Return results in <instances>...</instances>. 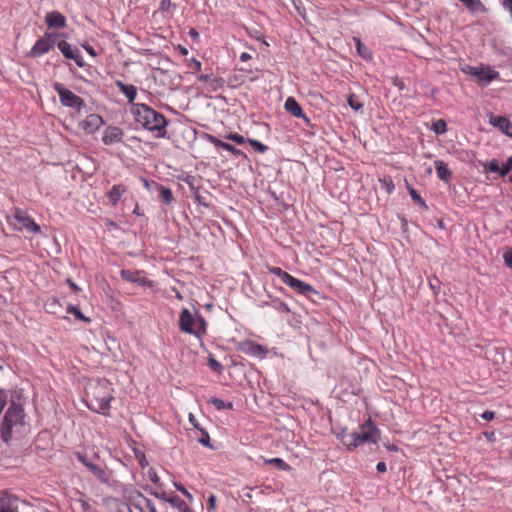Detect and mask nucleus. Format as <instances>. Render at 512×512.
<instances>
[{
  "instance_id": "nucleus-63",
  "label": "nucleus",
  "mask_w": 512,
  "mask_h": 512,
  "mask_svg": "<svg viewBox=\"0 0 512 512\" xmlns=\"http://www.w3.org/2000/svg\"><path fill=\"white\" fill-rule=\"evenodd\" d=\"M508 163L510 164V167L512 168V156L508 158Z\"/></svg>"
},
{
  "instance_id": "nucleus-42",
  "label": "nucleus",
  "mask_w": 512,
  "mask_h": 512,
  "mask_svg": "<svg viewBox=\"0 0 512 512\" xmlns=\"http://www.w3.org/2000/svg\"><path fill=\"white\" fill-rule=\"evenodd\" d=\"M409 194L411 198L418 203L419 205L425 206L424 200L421 198V196L417 193V191L413 188L409 189Z\"/></svg>"
},
{
  "instance_id": "nucleus-28",
  "label": "nucleus",
  "mask_w": 512,
  "mask_h": 512,
  "mask_svg": "<svg viewBox=\"0 0 512 512\" xmlns=\"http://www.w3.org/2000/svg\"><path fill=\"white\" fill-rule=\"evenodd\" d=\"M209 402L217 409V410H223V409H232L233 404L232 402H224L222 399L219 398H211Z\"/></svg>"
},
{
  "instance_id": "nucleus-3",
  "label": "nucleus",
  "mask_w": 512,
  "mask_h": 512,
  "mask_svg": "<svg viewBox=\"0 0 512 512\" xmlns=\"http://www.w3.org/2000/svg\"><path fill=\"white\" fill-rule=\"evenodd\" d=\"M112 395L106 382H99L90 387L87 407L97 413L106 415L110 409Z\"/></svg>"
},
{
  "instance_id": "nucleus-64",
  "label": "nucleus",
  "mask_w": 512,
  "mask_h": 512,
  "mask_svg": "<svg viewBox=\"0 0 512 512\" xmlns=\"http://www.w3.org/2000/svg\"><path fill=\"white\" fill-rule=\"evenodd\" d=\"M176 297H177L178 299H180V300L182 299V296H181V294H180L179 292H177V293H176Z\"/></svg>"
},
{
  "instance_id": "nucleus-46",
  "label": "nucleus",
  "mask_w": 512,
  "mask_h": 512,
  "mask_svg": "<svg viewBox=\"0 0 512 512\" xmlns=\"http://www.w3.org/2000/svg\"><path fill=\"white\" fill-rule=\"evenodd\" d=\"M208 139L210 141V143H212L215 147H220L223 149V145H225L226 142L214 137V136H211L209 135L208 136Z\"/></svg>"
},
{
  "instance_id": "nucleus-59",
  "label": "nucleus",
  "mask_w": 512,
  "mask_h": 512,
  "mask_svg": "<svg viewBox=\"0 0 512 512\" xmlns=\"http://www.w3.org/2000/svg\"><path fill=\"white\" fill-rule=\"evenodd\" d=\"M189 35H190L192 38H197V37H198V33H197L194 29H191V30H190Z\"/></svg>"
},
{
  "instance_id": "nucleus-40",
  "label": "nucleus",
  "mask_w": 512,
  "mask_h": 512,
  "mask_svg": "<svg viewBox=\"0 0 512 512\" xmlns=\"http://www.w3.org/2000/svg\"><path fill=\"white\" fill-rule=\"evenodd\" d=\"M144 489L152 496L158 498V499H161V500H164L166 502H168V499L170 497H167L166 493L162 492V493H159L153 489H150L148 486L144 487Z\"/></svg>"
},
{
  "instance_id": "nucleus-25",
  "label": "nucleus",
  "mask_w": 512,
  "mask_h": 512,
  "mask_svg": "<svg viewBox=\"0 0 512 512\" xmlns=\"http://www.w3.org/2000/svg\"><path fill=\"white\" fill-rule=\"evenodd\" d=\"M266 464L273 465L279 470L287 471L290 470V466L281 458H271L264 460Z\"/></svg>"
},
{
  "instance_id": "nucleus-12",
  "label": "nucleus",
  "mask_w": 512,
  "mask_h": 512,
  "mask_svg": "<svg viewBox=\"0 0 512 512\" xmlns=\"http://www.w3.org/2000/svg\"><path fill=\"white\" fill-rule=\"evenodd\" d=\"M57 47L65 58L74 60L79 67L84 66L83 58L78 49L72 48V46L66 41H60L57 44Z\"/></svg>"
},
{
  "instance_id": "nucleus-21",
  "label": "nucleus",
  "mask_w": 512,
  "mask_h": 512,
  "mask_svg": "<svg viewBox=\"0 0 512 512\" xmlns=\"http://www.w3.org/2000/svg\"><path fill=\"white\" fill-rule=\"evenodd\" d=\"M121 276L126 281L132 283H139L141 285L149 283V281L139 271L123 270L121 272Z\"/></svg>"
},
{
  "instance_id": "nucleus-61",
  "label": "nucleus",
  "mask_w": 512,
  "mask_h": 512,
  "mask_svg": "<svg viewBox=\"0 0 512 512\" xmlns=\"http://www.w3.org/2000/svg\"><path fill=\"white\" fill-rule=\"evenodd\" d=\"M195 66L198 70L201 69V63L199 61H195Z\"/></svg>"
},
{
  "instance_id": "nucleus-50",
  "label": "nucleus",
  "mask_w": 512,
  "mask_h": 512,
  "mask_svg": "<svg viewBox=\"0 0 512 512\" xmlns=\"http://www.w3.org/2000/svg\"><path fill=\"white\" fill-rule=\"evenodd\" d=\"M216 507V496L215 495H210L209 498H208V509L209 510H214Z\"/></svg>"
},
{
  "instance_id": "nucleus-17",
  "label": "nucleus",
  "mask_w": 512,
  "mask_h": 512,
  "mask_svg": "<svg viewBox=\"0 0 512 512\" xmlns=\"http://www.w3.org/2000/svg\"><path fill=\"white\" fill-rule=\"evenodd\" d=\"M489 122L491 125L502 131L505 135L512 138V123L509 121V119L502 116H491Z\"/></svg>"
},
{
  "instance_id": "nucleus-52",
  "label": "nucleus",
  "mask_w": 512,
  "mask_h": 512,
  "mask_svg": "<svg viewBox=\"0 0 512 512\" xmlns=\"http://www.w3.org/2000/svg\"><path fill=\"white\" fill-rule=\"evenodd\" d=\"M376 469L379 473H384L387 471V466L384 462H379L377 465H376Z\"/></svg>"
},
{
  "instance_id": "nucleus-7",
  "label": "nucleus",
  "mask_w": 512,
  "mask_h": 512,
  "mask_svg": "<svg viewBox=\"0 0 512 512\" xmlns=\"http://www.w3.org/2000/svg\"><path fill=\"white\" fill-rule=\"evenodd\" d=\"M53 88L57 92L60 103L63 106L77 110H81L85 106V101L81 97L65 88L61 83L55 82Z\"/></svg>"
},
{
  "instance_id": "nucleus-38",
  "label": "nucleus",
  "mask_w": 512,
  "mask_h": 512,
  "mask_svg": "<svg viewBox=\"0 0 512 512\" xmlns=\"http://www.w3.org/2000/svg\"><path fill=\"white\" fill-rule=\"evenodd\" d=\"M484 169L490 172L498 173V171H500V166L498 161L493 159L484 165Z\"/></svg>"
},
{
  "instance_id": "nucleus-58",
  "label": "nucleus",
  "mask_w": 512,
  "mask_h": 512,
  "mask_svg": "<svg viewBox=\"0 0 512 512\" xmlns=\"http://www.w3.org/2000/svg\"><path fill=\"white\" fill-rule=\"evenodd\" d=\"M211 366H212V368H214L216 370L221 368V365L215 360H211Z\"/></svg>"
},
{
  "instance_id": "nucleus-60",
  "label": "nucleus",
  "mask_w": 512,
  "mask_h": 512,
  "mask_svg": "<svg viewBox=\"0 0 512 512\" xmlns=\"http://www.w3.org/2000/svg\"><path fill=\"white\" fill-rule=\"evenodd\" d=\"M393 189H394V185L391 184V185L387 186L388 193H391L393 191Z\"/></svg>"
},
{
  "instance_id": "nucleus-57",
  "label": "nucleus",
  "mask_w": 512,
  "mask_h": 512,
  "mask_svg": "<svg viewBox=\"0 0 512 512\" xmlns=\"http://www.w3.org/2000/svg\"><path fill=\"white\" fill-rule=\"evenodd\" d=\"M68 284H69V286L71 287L72 290H74V291H78L79 290V287L73 281H71L70 279H68Z\"/></svg>"
},
{
  "instance_id": "nucleus-43",
  "label": "nucleus",
  "mask_w": 512,
  "mask_h": 512,
  "mask_svg": "<svg viewBox=\"0 0 512 512\" xmlns=\"http://www.w3.org/2000/svg\"><path fill=\"white\" fill-rule=\"evenodd\" d=\"M430 288L433 290L434 294H438L440 292V281L437 277H433L429 281Z\"/></svg>"
},
{
  "instance_id": "nucleus-56",
  "label": "nucleus",
  "mask_w": 512,
  "mask_h": 512,
  "mask_svg": "<svg viewBox=\"0 0 512 512\" xmlns=\"http://www.w3.org/2000/svg\"><path fill=\"white\" fill-rule=\"evenodd\" d=\"M85 50L91 55V56H95L96 53H95V50L93 47L91 46H84Z\"/></svg>"
},
{
  "instance_id": "nucleus-14",
  "label": "nucleus",
  "mask_w": 512,
  "mask_h": 512,
  "mask_svg": "<svg viewBox=\"0 0 512 512\" xmlns=\"http://www.w3.org/2000/svg\"><path fill=\"white\" fill-rule=\"evenodd\" d=\"M292 289L296 290L298 293L309 296L310 294H316L317 291L308 283H305L292 275L288 278L287 282L285 283Z\"/></svg>"
},
{
  "instance_id": "nucleus-41",
  "label": "nucleus",
  "mask_w": 512,
  "mask_h": 512,
  "mask_svg": "<svg viewBox=\"0 0 512 512\" xmlns=\"http://www.w3.org/2000/svg\"><path fill=\"white\" fill-rule=\"evenodd\" d=\"M223 149L230 152L231 154L235 155V156H241L243 155V152L239 149H237L236 147H234L233 145L229 144V143H225V145H223Z\"/></svg>"
},
{
  "instance_id": "nucleus-48",
  "label": "nucleus",
  "mask_w": 512,
  "mask_h": 512,
  "mask_svg": "<svg viewBox=\"0 0 512 512\" xmlns=\"http://www.w3.org/2000/svg\"><path fill=\"white\" fill-rule=\"evenodd\" d=\"M188 420L189 422L191 423V425H193L194 428L198 429L200 431V429H202L196 419V417L194 416V414L192 413H189L188 415Z\"/></svg>"
},
{
  "instance_id": "nucleus-33",
  "label": "nucleus",
  "mask_w": 512,
  "mask_h": 512,
  "mask_svg": "<svg viewBox=\"0 0 512 512\" xmlns=\"http://www.w3.org/2000/svg\"><path fill=\"white\" fill-rule=\"evenodd\" d=\"M249 144L258 152L265 153L268 150V147L263 143L259 142L255 139H248Z\"/></svg>"
},
{
  "instance_id": "nucleus-47",
  "label": "nucleus",
  "mask_w": 512,
  "mask_h": 512,
  "mask_svg": "<svg viewBox=\"0 0 512 512\" xmlns=\"http://www.w3.org/2000/svg\"><path fill=\"white\" fill-rule=\"evenodd\" d=\"M503 257H504L505 264L509 268H512V250L505 252Z\"/></svg>"
},
{
  "instance_id": "nucleus-5",
  "label": "nucleus",
  "mask_w": 512,
  "mask_h": 512,
  "mask_svg": "<svg viewBox=\"0 0 512 512\" xmlns=\"http://www.w3.org/2000/svg\"><path fill=\"white\" fill-rule=\"evenodd\" d=\"M466 75L473 76L481 86H488L492 81L498 79L500 74L490 66L465 65L461 68Z\"/></svg>"
},
{
  "instance_id": "nucleus-22",
  "label": "nucleus",
  "mask_w": 512,
  "mask_h": 512,
  "mask_svg": "<svg viewBox=\"0 0 512 512\" xmlns=\"http://www.w3.org/2000/svg\"><path fill=\"white\" fill-rule=\"evenodd\" d=\"M126 192V187L122 184L114 185L107 193L108 199L113 206H116L122 195Z\"/></svg>"
},
{
  "instance_id": "nucleus-39",
  "label": "nucleus",
  "mask_w": 512,
  "mask_h": 512,
  "mask_svg": "<svg viewBox=\"0 0 512 512\" xmlns=\"http://www.w3.org/2000/svg\"><path fill=\"white\" fill-rule=\"evenodd\" d=\"M174 487L180 491L190 502L193 501L192 494L180 483L174 482Z\"/></svg>"
},
{
  "instance_id": "nucleus-27",
  "label": "nucleus",
  "mask_w": 512,
  "mask_h": 512,
  "mask_svg": "<svg viewBox=\"0 0 512 512\" xmlns=\"http://www.w3.org/2000/svg\"><path fill=\"white\" fill-rule=\"evenodd\" d=\"M354 40H355V43H356V47H357L358 53L364 59H371L372 58L371 50L368 47H366L365 45H363L359 39L354 38Z\"/></svg>"
},
{
  "instance_id": "nucleus-44",
  "label": "nucleus",
  "mask_w": 512,
  "mask_h": 512,
  "mask_svg": "<svg viewBox=\"0 0 512 512\" xmlns=\"http://www.w3.org/2000/svg\"><path fill=\"white\" fill-rule=\"evenodd\" d=\"M136 458L138 459V462H139V465L142 467V468H145L149 465V462L148 460L146 459L144 453L140 452V453H136Z\"/></svg>"
},
{
  "instance_id": "nucleus-31",
  "label": "nucleus",
  "mask_w": 512,
  "mask_h": 512,
  "mask_svg": "<svg viewBox=\"0 0 512 512\" xmlns=\"http://www.w3.org/2000/svg\"><path fill=\"white\" fill-rule=\"evenodd\" d=\"M160 195H161L163 201L167 204L171 203L174 200L173 193H172L171 189H169V188L162 186L160 189Z\"/></svg>"
},
{
  "instance_id": "nucleus-26",
  "label": "nucleus",
  "mask_w": 512,
  "mask_h": 512,
  "mask_svg": "<svg viewBox=\"0 0 512 512\" xmlns=\"http://www.w3.org/2000/svg\"><path fill=\"white\" fill-rule=\"evenodd\" d=\"M431 130L437 135H443L447 131V123L443 119L433 122Z\"/></svg>"
},
{
  "instance_id": "nucleus-20",
  "label": "nucleus",
  "mask_w": 512,
  "mask_h": 512,
  "mask_svg": "<svg viewBox=\"0 0 512 512\" xmlns=\"http://www.w3.org/2000/svg\"><path fill=\"white\" fill-rule=\"evenodd\" d=\"M115 85L119 88V90L125 95L128 102L132 105L134 104V100L137 97V88L132 84H125L121 80H116Z\"/></svg>"
},
{
  "instance_id": "nucleus-36",
  "label": "nucleus",
  "mask_w": 512,
  "mask_h": 512,
  "mask_svg": "<svg viewBox=\"0 0 512 512\" xmlns=\"http://www.w3.org/2000/svg\"><path fill=\"white\" fill-rule=\"evenodd\" d=\"M227 140L233 141L239 145L245 143V138L238 133H229L225 136Z\"/></svg>"
},
{
  "instance_id": "nucleus-15",
  "label": "nucleus",
  "mask_w": 512,
  "mask_h": 512,
  "mask_svg": "<svg viewBox=\"0 0 512 512\" xmlns=\"http://www.w3.org/2000/svg\"><path fill=\"white\" fill-rule=\"evenodd\" d=\"M124 132L122 129L115 126H108L103 134V142L106 145H113L120 143L123 139Z\"/></svg>"
},
{
  "instance_id": "nucleus-23",
  "label": "nucleus",
  "mask_w": 512,
  "mask_h": 512,
  "mask_svg": "<svg viewBox=\"0 0 512 512\" xmlns=\"http://www.w3.org/2000/svg\"><path fill=\"white\" fill-rule=\"evenodd\" d=\"M434 165L438 178L444 182H448L451 177V172L447 165L441 160H436Z\"/></svg>"
},
{
  "instance_id": "nucleus-10",
  "label": "nucleus",
  "mask_w": 512,
  "mask_h": 512,
  "mask_svg": "<svg viewBox=\"0 0 512 512\" xmlns=\"http://www.w3.org/2000/svg\"><path fill=\"white\" fill-rule=\"evenodd\" d=\"M131 500L135 508L140 512H157L154 503L139 491L134 492Z\"/></svg>"
},
{
  "instance_id": "nucleus-51",
  "label": "nucleus",
  "mask_w": 512,
  "mask_h": 512,
  "mask_svg": "<svg viewBox=\"0 0 512 512\" xmlns=\"http://www.w3.org/2000/svg\"><path fill=\"white\" fill-rule=\"evenodd\" d=\"M512 168L510 167V164L507 162V164L505 166H503L502 168H500V171H498V173L500 174L501 177H504L508 174V172L511 170Z\"/></svg>"
},
{
  "instance_id": "nucleus-30",
  "label": "nucleus",
  "mask_w": 512,
  "mask_h": 512,
  "mask_svg": "<svg viewBox=\"0 0 512 512\" xmlns=\"http://www.w3.org/2000/svg\"><path fill=\"white\" fill-rule=\"evenodd\" d=\"M67 312L73 314L77 319H79L81 321H84V322H89L90 321V319L85 317L82 314V312L76 306L69 305L67 307Z\"/></svg>"
},
{
  "instance_id": "nucleus-6",
  "label": "nucleus",
  "mask_w": 512,
  "mask_h": 512,
  "mask_svg": "<svg viewBox=\"0 0 512 512\" xmlns=\"http://www.w3.org/2000/svg\"><path fill=\"white\" fill-rule=\"evenodd\" d=\"M9 222L17 230H27L31 233H39L40 226L23 210L15 208L13 215L10 216Z\"/></svg>"
},
{
  "instance_id": "nucleus-19",
  "label": "nucleus",
  "mask_w": 512,
  "mask_h": 512,
  "mask_svg": "<svg viewBox=\"0 0 512 512\" xmlns=\"http://www.w3.org/2000/svg\"><path fill=\"white\" fill-rule=\"evenodd\" d=\"M285 109L287 112H289L292 116L296 118H303L306 121H308V118L305 116L301 106L299 103L295 100L293 97H288L285 101Z\"/></svg>"
},
{
  "instance_id": "nucleus-34",
  "label": "nucleus",
  "mask_w": 512,
  "mask_h": 512,
  "mask_svg": "<svg viewBox=\"0 0 512 512\" xmlns=\"http://www.w3.org/2000/svg\"><path fill=\"white\" fill-rule=\"evenodd\" d=\"M201 437L199 438V443L202 444L205 447L212 448V445L210 444V437L208 432L205 429H200Z\"/></svg>"
},
{
  "instance_id": "nucleus-16",
  "label": "nucleus",
  "mask_w": 512,
  "mask_h": 512,
  "mask_svg": "<svg viewBox=\"0 0 512 512\" xmlns=\"http://www.w3.org/2000/svg\"><path fill=\"white\" fill-rule=\"evenodd\" d=\"M338 439L347 447L348 450H352L361 444L359 433L348 432L346 429L342 430L338 434Z\"/></svg>"
},
{
  "instance_id": "nucleus-62",
  "label": "nucleus",
  "mask_w": 512,
  "mask_h": 512,
  "mask_svg": "<svg viewBox=\"0 0 512 512\" xmlns=\"http://www.w3.org/2000/svg\"><path fill=\"white\" fill-rule=\"evenodd\" d=\"M258 350H262V347L261 346H256L254 353H257Z\"/></svg>"
},
{
  "instance_id": "nucleus-18",
  "label": "nucleus",
  "mask_w": 512,
  "mask_h": 512,
  "mask_svg": "<svg viewBox=\"0 0 512 512\" xmlns=\"http://www.w3.org/2000/svg\"><path fill=\"white\" fill-rule=\"evenodd\" d=\"M45 22L50 28H62L66 25V18L58 11H51L46 14Z\"/></svg>"
},
{
  "instance_id": "nucleus-8",
  "label": "nucleus",
  "mask_w": 512,
  "mask_h": 512,
  "mask_svg": "<svg viewBox=\"0 0 512 512\" xmlns=\"http://www.w3.org/2000/svg\"><path fill=\"white\" fill-rule=\"evenodd\" d=\"M359 438L361 443H378L380 439V431L373 424L371 419H368L365 423L361 425V432L359 433Z\"/></svg>"
},
{
  "instance_id": "nucleus-49",
  "label": "nucleus",
  "mask_w": 512,
  "mask_h": 512,
  "mask_svg": "<svg viewBox=\"0 0 512 512\" xmlns=\"http://www.w3.org/2000/svg\"><path fill=\"white\" fill-rule=\"evenodd\" d=\"M481 417H482L484 420H486V421H490V420L494 419V417H495V412L487 410V411H485V412H483V413H482Z\"/></svg>"
},
{
  "instance_id": "nucleus-54",
  "label": "nucleus",
  "mask_w": 512,
  "mask_h": 512,
  "mask_svg": "<svg viewBox=\"0 0 512 512\" xmlns=\"http://www.w3.org/2000/svg\"><path fill=\"white\" fill-rule=\"evenodd\" d=\"M249 59H251V55L248 54L247 52H243L241 55H240V60L242 62H246L248 61Z\"/></svg>"
},
{
  "instance_id": "nucleus-55",
  "label": "nucleus",
  "mask_w": 512,
  "mask_h": 512,
  "mask_svg": "<svg viewBox=\"0 0 512 512\" xmlns=\"http://www.w3.org/2000/svg\"><path fill=\"white\" fill-rule=\"evenodd\" d=\"M198 79L203 82H210L213 80L209 75H200Z\"/></svg>"
},
{
  "instance_id": "nucleus-2",
  "label": "nucleus",
  "mask_w": 512,
  "mask_h": 512,
  "mask_svg": "<svg viewBox=\"0 0 512 512\" xmlns=\"http://www.w3.org/2000/svg\"><path fill=\"white\" fill-rule=\"evenodd\" d=\"M179 328L183 333L202 339L206 334L207 322L200 313L183 308L179 316Z\"/></svg>"
},
{
  "instance_id": "nucleus-4",
  "label": "nucleus",
  "mask_w": 512,
  "mask_h": 512,
  "mask_svg": "<svg viewBox=\"0 0 512 512\" xmlns=\"http://www.w3.org/2000/svg\"><path fill=\"white\" fill-rule=\"evenodd\" d=\"M23 409L18 405H11L6 411L1 423V438L8 442L11 439L14 427L22 424Z\"/></svg>"
},
{
  "instance_id": "nucleus-37",
  "label": "nucleus",
  "mask_w": 512,
  "mask_h": 512,
  "mask_svg": "<svg viewBox=\"0 0 512 512\" xmlns=\"http://www.w3.org/2000/svg\"><path fill=\"white\" fill-rule=\"evenodd\" d=\"M273 308L280 312V313H289L290 312V309L289 307L287 306V304H285L284 302H281V301H275L273 302L272 304Z\"/></svg>"
},
{
  "instance_id": "nucleus-29",
  "label": "nucleus",
  "mask_w": 512,
  "mask_h": 512,
  "mask_svg": "<svg viewBox=\"0 0 512 512\" xmlns=\"http://www.w3.org/2000/svg\"><path fill=\"white\" fill-rule=\"evenodd\" d=\"M269 271H270L272 274H274V275L278 276V277L282 280V282H283L284 284L287 282L288 278L291 276L289 273H287V272L283 271V270H282L281 268H279V267H271V268H269Z\"/></svg>"
},
{
  "instance_id": "nucleus-32",
  "label": "nucleus",
  "mask_w": 512,
  "mask_h": 512,
  "mask_svg": "<svg viewBox=\"0 0 512 512\" xmlns=\"http://www.w3.org/2000/svg\"><path fill=\"white\" fill-rule=\"evenodd\" d=\"M348 105L355 111H359L362 109L363 104L357 100L355 95H350L347 99Z\"/></svg>"
},
{
  "instance_id": "nucleus-11",
  "label": "nucleus",
  "mask_w": 512,
  "mask_h": 512,
  "mask_svg": "<svg viewBox=\"0 0 512 512\" xmlns=\"http://www.w3.org/2000/svg\"><path fill=\"white\" fill-rule=\"evenodd\" d=\"M104 121L102 117L98 114H89L83 121L80 122V128L87 134H93L96 132L102 125Z\"/></svg>"
},
{
  "instance_id": "nucleus-45",
  "label": "nucleus",
  "mask_w": 512,
  "mask_h": 512,
  "mask_svg": "<svg viewBox=\"0 0 512 512\" xmlns=\"http://www.w3.org/2000/svg\"><path fill=\"white\" fill-rule=\"evenodd\" d=\"M0 512H17L9 503L0 501Z\"/></svg>"
},
{
  "instance_id": "nucleus-1",
  "label": "nucleus",
  "mask_w": 512,
  "mask_h": 512,
  "mask_svg": "<svg viewBox=\"0 0 512 512\" xmlns=\"http://www.w3.org/2000/svg\"><path fill=\"white\" fill-rule=\"evenodd\" d=\"M135 121L146 130L156 132L157 137L165 136L167 126L166 118L163 114L155 111L146 104H133L131 107Z\"/></svg>"
},
{
  "instance_id": "nucleus-9",
  "label": "nucleus",
  "mask_w": 512,
  "mask_h": 512,
  "mask_svg": "<svg viewBox=\"0 0 512 512\" xmlns=\"http://www.w3.org/2000/svg\"><path fill=\"white\" fill-rule=\"evenodd\" d=\"M55 45V40L51 34H46L44 37L38 39L31 49L33 57L41 56L47 53Z\"/></svg>"
},
{
  "instance_id": "nucleus-24",
  "label": "nucleus",
  "mask_w": 512,
  "mask_h": 512,
  "mask_svg": "<svg viewBox=\"0 0 512 512\" xmlns=\"http://www.w3.org/2000/svg\"><path fill=\"white\" fill-rule=\"evenodd\" d=\"M168 502L175 508H177L181 512H191V509L187 506V504L179 497L172 496L168 499Z\"/></svg>"
},
{
  "instance_id": "nucleus-35",
  "label": "nucleus",
  "mask_w": 512,
  "mask_h": 512,
  "mask_svg": "<svg viewBox=\"0 0 512 512\" xmlns=\"http://www.w3.org/2000/svg\"><path fill=\"white\" fill-rule=\"evenodd\" d=\"M148 479L156 484L157 486H161L160 478L154 468H150L147 472Z\"/></svg>"
},
{
  "instance_id": "nucleus-53",
  "label": "nucleus",
  "mask_w": 512,
  "mask_h": 512,
  "mask_svg": "<svg viewBox=\"0 0 512 512\" xmlns=\"http://www.w3.org/2000/svg\"><path fill=\"white\" fill-rule=\"evenodd\" d=\"M503 6L506 10L510 11L512 14V0H504Z\"/></svg>"
},
{
  "instance_id": "nucleus-13",
  "label": "nucleus",
  "mask_w": 512,
  "mask_h": 512,
  "mask_svg": "<svg viewBox=\"0 0 512 512\" xmlns=\"http://www.w3.org/2000/svg\"><path fill=\"white\" fill-rule=\"evenodd\" d=\"M78 459L104 484H110V473L105 469L88 461L84 456L79 455Z\"/></svg>"
}]
</instances>
